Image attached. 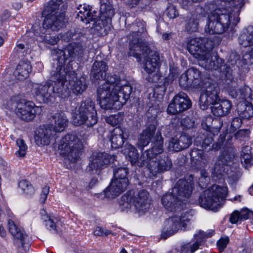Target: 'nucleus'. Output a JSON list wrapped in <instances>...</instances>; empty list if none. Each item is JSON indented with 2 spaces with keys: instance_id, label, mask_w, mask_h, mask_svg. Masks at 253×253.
I'll return each mask as SVG.
<instances>
[{
  "instance_id": "27",
  "label": "nucleus",
  "mask_w": 253,
  "mask_h": 253,
  "mask_svg": "<svg viewBox=\"0 0 253 253\" xmlns=\"http://www.w3.org/2000/svg\"><path fill=\"white\" fill-rule=\"evenodd\" d=\"M68 56L71 61L78 60L83 57L85 48L81 42H72L69 43L66 48Z\"/></svg>"
},
{
  "instance_id": "33",
  "label": "nucleus",
  "mask_w": 253,
  "mask_h": 253,
  "mask_svg": "<svg viewBox=\"0 0 253 253\" xmlns=\"http://www.w3.org/2000/svg\"><path fill=\"white\" fill-rule=\"evenodd\" d=\"M67 8V3L64 2L62 0H51L45 7L42 15L46 13H54L56 11L65 13Z\"/></svg>"
},
{
  "instance_id": "28",
  "label": "nucleus",
  "mask_w": 253,
  "mask_h": 253,
  "mask_svg": "<svg viewBox=\"0 0 253 253\" xmlns=\"http://www.w3.org/2000/svg\"><path fill=\"white\" fill-rule=\"evenodd\" d=\"M108 66L103 61H95L92 66L90 72V77L94 80H103L106 75Z\"/></svg>"
},
{
  "instance_id": "1",
  "label": "nucleus",
  "mask_w": 253,
  "mask_h": 253,
  "mask_svg": "<svg viewBox=\"0 0 253 253\" xmlns=\"http://www.w3.org/2000/svg\"><path fill=\"white\" fill-rule=\"evenodd\" d=\"M145 22L140 20L131 25L132 39L129 42L128 54L136 58L138 61L144 58V69L148 74L146 79L149 82L157 83L160 78L157 71L160 64L159 55L157 52L151 50L140 37L145 32Z\"/></svg>"
},
{
  "instance_id": "47",
  "label": "nucleus",
  "mask_w": 253,
  "mask_h": 253,
  "mask_svg": "<svg viewBox=\"0 0 253 253\" xmlns=\"http://www.w3.org/2000/svg\"><path fill=\"white\" fill-rule=\"evenodd\" d=\"M124 115L123 112H119L116 114L105 117L106 122L112 126L120 124L123 120Z\"/></svg>"
},
{
  "instance_id": "56",
  "label": "nucleus",
  "mask_w": 253,
  "mask_h": 253,
  "mask_svg": "<svg viewBox=\"0 0 253 253\" xmlns=\"http://www.w3.org/2000/svg\"><path fill=\"white\" fill-rule=\"evenodd\" d=\"M178 74L179 70L176 67H170L169 73L167 77L168 82H172L177 77Z\"/></svg>"
},
{
  "instance_id": "55",
  "label": "nucleus",
  "mask_w": 253,
  "mask_h": 253,
  "mask_svg": "<svg viewBox=\"0 0 253 253\" xmlns=\"http://www.w3.org/2000/svg\"><path fill=\"white\" fill-rule=\"evenodd\" d=\"M242 120L238 117L234 118L231 123V126L229 130V133L234 132L237 129L239 128L241 126Z\"/></svg>"
},
{
  "instance_id": "60",
  "label": "nucleus",
  "mask_w": 253,
  "mask_h": 253,
  "mask_svg": "<svg viewBox=\"0 0 253 253\" xmlns=\"http://www.w3.org/2000/svg\"><path fill=\"white\" fill-rule=\"evenodd\" d=\"M95 236H107L111 233V232L100 227H97L93 232Z\"/></svg>"
},
{
  "instance_id": "7",
  "label": "nucleus",
  "mask_w": 253,
  "mask_h": 253,
  "mask_svg": "<svg viewBox=\"0 0 253 253\" xmlns=\"http://www.w3.org/2000/svg\"><path fill=\"white\" fill-rule=\"evenodd\" d=\"M234 12L227 8L216 7L209 15L208 21L205 26V32L210 34H221L229 28L230 24L234 23Z\"/></svg>"
},
{
  "instance_id": "35",
  "label": "nucleus",
  "mask_w": 253,
  "mask_h": 253,
  "mask_svg": "<svg viewBox=\"0 0 253 253\" xmlns=\"http://www.w3.org/2000/svg\"><path fill=\"white\" fill-rule=\"evenodd\" d=\"M239 115L243 119H250L253 117V106L247 101H241L237 105Z\"/></svg>"
},
{
  "instance_id": "17",
  "label": "nucleus",
  "mask_w": 253,
  "mask_h": 253,
  "mask_svg": "<svg viewBox=\"0 0 253 253\" xmlns=\"http://www.w3.org/2000/svg\"><path fill=\"white\" fill-rule=\"evenodd\" d=\"M42 107L36 106L34 102L24 99L17 102L16 106L17 116L26 122L33 120L37 114L42 113Z\"/></svg>"
},
{
  "instance_id": "46",
  "label": "nucleus",
  "mask_w": 253,
  "mask_h": 253,
  "mask_svg": "<svg viewBox=\"0 0 253 253\" xmlns=\"http://www.w3.org/2000/svg\"><path fill=\"white\" fill-rule=\"evenodd\" d=\"M52 54L53 56L56 57L58 60V65L56 69L58 67L62 69V66L67 59V55L65 54L64 51L59 49H55L52 51Z\"/></svg>"
},
{
  "instance_id": "22",
  "label": "nucleus",
  "mask_w": 253,
  "mask_h": 253,
  "mask_svg": "<svg viewBox=\"0 0 253 253\" xmlns=\"http://www.w3.org/2000/svg\"><path fill=\"white\" fill-rule=\"evenodd\" d=\"M214 2L216 7L225 8L232 10V12H234L233 14L234 17V23H236L239 22V15L240 9L244 5L243 0H214Z\"/></svg>"
},
{
  "instance_id": "45",
  "label": "nucleus",
  "mask_w": 253,
  "mask_h": 253,
  "mask_svg": "<svg viewBox=\"0 0 253 253\" xmlns=\"http://www.w3.org/2000/svg\"><path fill=\"white\" fill-rule=\"evenodd\" d=\"M239 99H242L243 101L248 102L253 106V94L250 87L244 86L240 89Z\"/></svg>"
},
{
  "instance_id": "63",
  "label": "nucleus",
  "mask_w": 253,
  "mask_h": 253,
  "mask_svg": "<svg viewBox=\"0 0 253 253\" xmlns=\"http://www.w3.org/2000/svg\"><path fill=\"white\" fill-rule=\"evenodd\" d=\"M249 133L250 131L248 129H240L235 134V137L238 139L242 137L248 136Z\"/></svg>"
},
{
  "instance_id": "53",
  "label": "nucleus",
  "mask_w": 253,
  "mask_h": 253,
  "mask_svg": "<svg viewBox=\"0 0 253 253\" xmlns=\"http://www.w3.org/2000/svg\"><path fill=\"white\" fill-rule=\"evenodd\" d=\"M201 176L199 178L198 184L202 188L206 187L210 182V177L205 170L200 171Z\"/></svg>"
},
{
  "instance_id": "13",
  "label": "nucleus",
  "mask_w": 253,
  "mask_h": 253,
  "mask_svg": "<svg viewBox=\"0 0 253 253\" xmlns=\"http://www.w3.org/2000/svg\"><path fill=\"white\" fill-rule=\"evenodd\" d=\"M190 216L188 213L177 212L166 219L164 223L161 238L166 239L182 228L185 229L190 224Z\"/></svg>"
},
{
  "instance_id": "37",
  "label": "nucleus",
  "mask_w": 253,
  "mask_h": 253,
  "mask_svg": "<svg viewBox=\"0 0 253 253\" xmlns=\"http://www.w3.org/2000/svg\"><path fill=\"white\" fill-rule=\"evenodd\" d=\"M211 236V233L206 234L204 232L200 231L198 234L195 235L196 242L195 243L193 244L192 245H191L189 243H187L183 245L182 248L184 250L190 251L191 253H193L198 249L199 246L201 245L205 238L210 237Z\"/></svg>"
},
{
  "instance_id": "10",
  "label": "nucleus",
  "mask_w": 253,
  "mask_h": 253,
  "mask_svg": "<svg viewBox=\"0 0 253 253\" xmlns=\"http://www.w3.org/2000/svg\"><path fill=\"white\" fill-rule=\"evenodd\" d=\"M84 147L82 140L73 134L66 135L60 140L58 144L60 154L66 156L71 163L77 161Z\"/></svg>"
},
{
  "instance_id": "50",
  "label": "nucleus",
  "mask_w": 253,
  "mask_h": 253,
  "mask_svg": "<svg viewBox=\"0 0 253 253\" xmlns=\"http://www.w3.org/2000/svg\"><path fill=\"white\" fill-rule=\"evenodd\" d=\"M189 77L187 70L181 75L179 82L181 87L186 89L193 86L191 78Z\"/></svg>"
},
{
  "instance_id": "26",
  "label": "nucleus",
  "mask_w": 253,
  "mask_h": 253,
  "mask_svg": "<svg viewBox=\"0 0 253 253\" xmlns=\"http://www.w3.org/2000/svg\"><path fill=\"white\" fill-rule=\"evenodd\" d=\"M129 183L126 181L112 179L110 185L104 190L105 196L109 198H115L124 192Z\"/></svg>"
},
{
  "instance_id": "30",
  "label": "nucleus",
  "mask_w": 253,
  "mask_h": 253,
  "mask_svg": "<svg viewBox=\"0 0 253 253\" xmlns=\"http://www.w3.org/2000/svg\"><path fill=\"white\" fill-rule=\"evenodd\" d=\"M230 101L223 100L217 101L213 106H211V111L214 116L220 117L228 114L231 108Z\"/></svg>"
},
{
  "instance_id": "6",
  "label": "nucleus",
  "mask_w": 253,
  "mask_h": 253,
  "mask_svg": "<svg viewBox=\"0 0 253 253\" xmlns=\"http://www.w3.org/2000/svg\"><path fill=\"white\" fill-rule=\"evenodd\" d=\"M231 139V134L223 133L220 135L216 143L212 145V148L215 150L221 148L223 149L215 162L212 171V174L217 177L223 175L225 167L229 166L236 156L235 149L230 145Z\"/></svg>"
},
{
  "instance_id": "64",
  "label": "nucleus",
  "mask_w": 253,
  "mask_h": 253,
  "mask_svg": "<svg viewBox=\"0 0 253 253\" xmlns=\"http://www.w3.org/2000/svg\"><path fill=\"white\" fill-rule=\"evenodd\" d=\"M181 124L184 128L187 129L190 128L193 126V123L191 122V120L189 118H185L182 119Z\"/></svg>"
},
{
  "instance_id": "43",
  "label": "nucleus",
  "mask_w": 253,
  "mask_h": 253,
  "mask_svg": "<svg viewBox=\"0 0 253 253\" xmlns=\"http://www.w3.org/2000/svg\"><path fill=\"white\" fill-rule=\"evenodd\" d=\"M41 213L42 214H44L42 217V219L43 220L45 225L50 230H55L56 232H57V230L56 229V222L57 221V219L56 218L54 217H51L48 215L45 214V211L44 210L41 211Z\"/></svg>"
},
{
  "instance_id": "4",
  "label": "nucleus",
  "mask_w": 253,
  "mask_h": 253,
  "mask_svg": "<svg viewBox=\"0 0 253 253\" xmlns=\"http://www.w3.org/2000/svg\"><path fill=\"white\" fill-rule=\"evenodd\" d=\"M61 71L60 67L52 71L51 78L54 83L53 85L50 82H47L44 84H37L34 86L33 91L37 100L48 103L53 101L57 96L65 98L69 96L68 88L63 86V82L61 78L64 72Z\"/></svg>"
},
{
  "instance_id": "59",
  "label": "nucleus",
  "mask_w": 253,
  "mask_h": 253,
  "mask_svg": "<svg viewBox=\"0 0 253 253\" xmlns=\"http://www.w3.org/2000/svg\"><path fill=\"white\" fill-rule=\"evenodd\" d=\"M229 241V238L226 237L221 238L217 242V246L220 252H223L226 247Z\"/></svg>"
},
{
  "instance_id": "51",
  "label": "nucleus",
  "mask_w": 253,
  "mask_h": 253,
  "mask_svg": "<svg viewBox=\"0 0 253 253\" xmlns=\"http://www.w3.org/2000/svg\"><path fill=\"white\" fill-rule=\"evenodd\" d=\"M198 22L194 17L190 18L186 21L185 29L190 32L196 31L198 28Z\"/></svg>"
},
{
  "instance_id": "41",
  "label": "nucleus",
  "mask_w": 253,
  "mask_h": 253,
  "mask_svg": "<svg viewBox=\"0 0 253 253\" xmlns=\"http://www.w3.org/2000/svg\"><path fill=\"white\" fill-rule=\"evenodd\" d=\"M113 172L114 178L113 179L117 181H126V183H129L127 176L128 170L126 168L117 167L115 166L113 169Z\"/></svg>"
},
{
  "instance_id": "52",
  "label": "nucleus",
  "mask_w": 253,
  "mask_h": 253,
  "mask_svg": "<svg viewBox=\"0 0 253 253\" xmlns=\"http://www.w3.org/2000/svg\"><path fill=\"white\" fill-rule=\"evenodd\" d=\"M19 187L27 194H32L34 192L33 186L26 180H22L18 183Z\"/></svg>"
},
{
  "instance_id": "14",
  "label": "nucleus",
  "mask_w": 253,
  "mask_h": 253,
  "mask_svg": "<svg viewBox=\"0 0 253 253\" xmlns=\"http://www.w3.org/2000/svg\"><path fill=\"white\" fill-rule=\"evenodd\" d=\"M61 72H64L63 77L61 78L63 82V86L68 88L69 95L70 94L69 89L76 95L82 94L86 89L87 85L84 77H78L74 71H65V69L63 70L61 69Z\"/></svg>"
},
{
  "instance_id": "11",
  "label": "nucleus",
  "mask_w": 253,
  "mask_h": 253,
  "mask_svg": "<svg viewBox=\"0 0 253 253\" xmlns=\"http://www.w3.org/2000/svg\"><path fill=\"white\" fill-rule=\"evenodd\" d=\"M80 11L78 14V18L85 23H89L90 21H95L100 17L102 19L109 20L112 21L115 12L112 5L107 0H102L101 2L99 11L93 10L92 7L87 8L85 5L82 7V5L79 8Z\"/></svg>"
},
{
  "instance_id": "2",
  "label": "nucleus",
  "mask_w": 253,
  "mask_h": 253,
  "mask_svg": "<svg viewBox=\"0 0 253 253\" xmlns=\"http://www.w3.org/2000/svg\"><path fill=\"white\" fill-rule=\"evenodd\" d=\"M131 92L132 87L126 81L121 80L117 75H110L105 83L98 87L97 94L102 108L117 109L126 103Z\"/></svg>"
},
{
  "instance_id": "54",
  "label": "nucleus",
  "mask_w": 253,
  "mask_h": 253,
  "mask_svg": "<svg viewBox=\"0 0 253 253\" xmlns=\"http://www.w3.org/2000/svg\"><path fill=\"white\" fill-rule=\"evenodd\" d=\"M29 48V45L25 47L24 44L17 43L14 48L13 52L17 55L18 58H20L25 56V53H27Z\"/></svg>"
},
{
  "instance_id": "32",
  "label": "nucleus",
  "mask_w": 253,
  "mask_h": 253,
  "mask_svg": "<svg viewBox=\"0 0 253 253\" xmlns=\"http://www.w3.org/2000/svg\"><path fill=\"white\" fill-rule=\"evenodd\" d=\"M156 129V126L154 125H150L144 130L140 135V137L137 143L139 148L142 149L143 147L146 146L150 142V140L154 136Z\"/></svg>"
},
{
  "instance_id": "34",
  "label": "nucleus",
  "mask_w": 253,
  "mask_h": 253,
  "mask_svg": "<svg viewBox=\"0 0 253 253\" xmlns=\"http://www.w3.org/2000/svg\"><path fill=\"white\" fill-rule=\"evenodd\" d=\"M32 71V66L28 61H21L14 72L15 78L18 80L26 79Z\"/></svg>"
},
{
  "instance_id": "16",
  "label": "nucleus",
  "mask_w": 253,
  "mask_h": 253,
  "mask_svg": "<svg viewBox=\"0 0 253 253\" xmlns=\"http://www.w3.org/2000/svg\"><path fill=\"white\" fill-rule=\"evenodd\" d=\"M218 87L210 82L206 83L204 87L201 88L199 105L203 110H206L210 105L213 106L217 101H220Z\"/></svg>"
},
{
  "instance_id": "5",
  "label": "nucleus",
  "mask_w": 253,
  "mask_h": 253,
  "mask_svg": "<svg viewBox=\"0 0 253 253\" xmlns=\"http://www.w3.org/2000/svg\"><path fill=\"white\" fill-rule=\"evenodd\" d=\"M193 190L192 184L182 179H179L170 193L164 195L162 203L168 211L180 212L183 201L189 198Z\"/></svg>"
},
{
  "instance_id": "12",
  "label": "nucleus",
  "mask_w": 253,
  "mask_h": 253,
  "mask_svg": "<svg viewBox=\"0 0 253 253\" xmlns=\"http://www.w3.org/2000/svg\"><path fill=\"white\" fill-rule=\"evenodd\" d=\"M149 194L147 190H140L137 193L129 191L124 194L119 202L121 206L126 209L134 206L138 211L144 212L150 207Z\"/></svg>"
},
{
  "instance_id": "21",
  "label": "nucleus",
  "mask_w": 253,
  "mask_h": 253,
  "mask_svg": "<svg viewBox=\"0 0 253 253\" xmlns=\"http://www.w3.org/2000/svg\"><path fill=\"white\" fill-rule=\"evenodd\" d=\"M8 226L9 232L16 240L17 246L25 252L28 250L30 247L29 241L23 229L17 226L11 220L8 221Z\"/></svg>"
},
{
  "instance_id": "36",
  "label": "nucleus",
  "mask_w": 253,
  "mask_h": 253,
  "mask_svg": "<svg viewBox=\"0 0 253 253\" xmlns=\"http://www.w3.org/2000/svg\"><path fill=\"white\" fill-rule=\"evenodd\" d=\"M238 42L240 45L244 47L253 46V26H249L246 32L240 35Z\"/></svg>"
},
{
  "instance_id": "61",
  "label": "nucleus",
  "mask_w": 253,
  "mask_h": 253,
  "mask_svg": "<svg viewBox=\"0 0 253 253\" xmlns=\"http://www.w3.org/2000/svg\"><path fill=\"white\" fill-rule=\"evenodd\" d=\"M230 221L233 224L242 221V220L240 219V212L238 211H235L233 212L230 215Z\"/></svg>"
},
{
  "instance_id": "49",
  "label": "nucleus",
  "mask_w": 253,
  "mask_h": 253,
  "mask_svg": "<svg viewBox=\"0 0 253 253\" xmlns=\"http://www.w3.org/2000/svg\"><path fill=\"white\" fill-rule=\"evenodd\" d=\"M16 145L18 147V150L16 152L15 155L20 158L24 157L28 149L25 141L22 139H18L16 140Z\"/></svg>"
},
{
  "instance_id": "58",
  "label": "nucleus",
  "mask_w": 253,
  "mask_h": 253,
  "mask_svg": "<svg viewBox=\"0 0 253 253\" xmlns=\"http://www.w3.org/2000/svg\"><path fill=\"white\" fill-rule=\"evenodd\" d=\"M240 212V219L242 221L248 218H253V211H250L248 209H244Z\"/></svg>"
},
{
  "instance_id": "23",
  "label": "nucleus",
  "mask_w": 253,
  "mask_h": 253,
  "mask_svg": "<svg viewBox=\"0 0 253 253\" xmlns=\"http://www.w3.org/2000/svg\"><path fill=\"white\" fill-rule=\"evenodd\" d=\"M192 144V138L186 134L176 135L170 139L169 148L170 150L179 152L187 149Z\"/></svg>"
},
{
  "instance_id": "8",
  "label": "nucleus",
  "mask_w": 253,
  "mask_h": 253,
  "mask_svg": "<svg viewBox=\"0 0 253 253\" xmlns=\"http://www.w3.org/2000/svg\"><path fill=\"white\" fill-rule=\"evenodd\" d=\"M73 123L77 126L83 125L91 127L98 122L95 104L90 99L82 101L76 107L73 115Z\"/></svg>"
},
{
  "instance_id": "38",
  "label": "nucleus",
  "mask_w": 253,
  "mask_h": 253,
  "mask_svg": "<svg viewBox=\"0 0 253 253\" xmlns=\"http://www.w3.org/2000/svg\"><path fill=\"white\" fill-rule=\"evenodd\" d=\"M208 54L209 56H205L206 58L201 59V60L199 61V65L208 70H216L220 67H222L220 66L218 64L219 60L221 61V59H216V60H213L212 58L211 59V51L208 52Z\"/></svg>"
},
{
  "instance_id": "42",
  "label": "nucleus",
  "mask_w": 253,
  "mask_h": 253,
  "mask_svg": "<svg viewBox=\"0 0 253 253\" xmlns=\"http://www.w3.org/2000/svg\"><path fill=\"white\" fill-rule=\"evenodd\" d=\"M252 158L251 147L247 145L243 147L241 152L240 159L241 163L246 169L251 166Z\"/></svg>"
},
{
  "instance_id": "18",
  "label": "nucleus",
  "mask_w": 253,
  "mask_h": 253,
  "mask_svg": "<svg viewBox=\"0 0 253 253\" xmlns=\"http://www.w3.org/2000/svg\"><path fill=\"white\" fill-rule=\"evenodd\" d=\"M110 159L111 156L105 152H93L89 158L87 171L90 174H99L110 163Z\"/></svg>"
},
{
  "instance_id": "3",
  "label": "nucleus",
  "mask_w": 253,
  "mask_h": 253,
  "mask_svg": "<svg viewBox=\"0 0 253 253\" xmlns=\"http://www.w3.org/2000/svg\"><path fill=\"white\" fill-rule=\"evenodd\" d=\"M163 144L164 140L161 133L157 132L154 137L152 148L145 151L140 158H138V154L136 152L137 150L132 146V155L131 152H129L128 154L130 158L132 157L131 163L136 164L140 167L147 164L148 169L154 176L169 170L172 167V162L169 157L166 155L157 157L158 155L163 152Z\"/></svg>"
},
{
  "instance_id": "48",
  "label": "nucleus",
  "mask_w": 253,
  "mask_h": 253,
  "mask_svg": "<svg viewBox=\"0 0 253 253\" xmlns=\"http://www.w3.org/2000/svg\"><path fill=\"white\" fill-rule=\"evenodd\" d=\"M191 161L197 164L201 165L202 161L205 159V156L202 150L194 148L190 153Z\"/></svg>"
},
{
  "instance_id": "19",
  "label": "nucleus",
  "mask_w": 253,
  "mask_h": 253,
  "mask_svg": "<svg viewBox=\"0 0 253 253\" xmlns=\"http://www.w3.org/2000/svg\"><path fill=\"white\" fill-rule=\"evenodd\" d=\"M42 23L44 30L57 31L66 25L65 14L56 11L54 13H46Z\"/></svg>"
},
{
  "instance_id": "20",
  "label": "nucleus",
  "mask_w": 253,
  "mask_h": 253,
  "mask_svg": "<svg viewBox=\"0 0 253 253\" xmlns=\"http://www.w3.org/2000/svg\"><path fill=\"white\" fill-rule=\"evenodd\" d=\"M191 105V101L187 95L184 93H180L174 96L169 105L167 112L169 114H176L187 110Z\"/></svg>"
},
{
  "instance_id": "62",
  "label": "nucleus",
  "mask_w": 253,
  "mask_h": 253,
  "mask_svg": "<svg viewBox=\"0 0 253 253\" xmlns=\"http://www.w3.org/2000/svg\"><path fill=\"white\" fill-rule=\"evenodd\" d=\"M212 141H213V139L211 137H208L206 138L203 142V143L202 145V148L206 149L208 148V147H210V148L208 149L209 150L213 149L212 148V147H210V144H212ZM216 143H215V144H216ZM214 144V143H213V144ZM212 145H213V144H212L211 146H212Z\"/></svg>"
},
{
  "instance_id": "25",
  "label": "nucleus",
  "mask_w": 253,
  "mask_h": 253,
  "mask_svg": "<svg viewBox=\"0 0 253 253\" xmlns=\"http://www.w3.org/2000/svg\"><path fill=\"white\" fill-rule=\"evenodd\" d=\"M53 132L50 126H43L39 127L35 132L36 144L39 146L48 145Z\"/></svg>"
},
{
  "instance_id": "31",
  "label": "nucleus",
  "mask_w": 253,
  "mask_h": 253,
  "mask_svg": "<svg viewBox=\"0 0 253 253\" xmlns=\"http://www.w3.org/2000/svg\"><path fill=\"white\" fill-rule=\"evenodd\" d=\"M187 71L189 78H191L194 87L199 88L204 87L207 82H210V79L203 78L201 72L195 68H189Z\"/></svg>"
},
{
  "instance_id": "9",
  "label": "nucleus",
  "mask_w": 253,
  "mask_h": 253,
  "mask_svg": "<svg viewBox=\"0 0 253 253\" xmlns=\"http://www.w3.org/2000/svg\"><path fill=\"white\" fill-rule=\"evenodd\" d=\"M227 194L226 186L214 185L202 192L199 202L201 207L214 211L224 204Z\"/></svg>"
},
{
  "instance_id": "39",
  "label": "nucleus",
  "mask_w": 253,
  "mask_h": 253,
  "mask_svg": "<svg viewBox=\"0 0 253 253\" xmlns=\"http://www.w3.org/2000/svg\"><path fill=\"white\" fill-rule=\"evenodd\" d=\"M96 19L93 23L94 29L102 35H106L108 31L110 30L112 21L109 19L108 20L102 19L100 17Z\"/></svg>"
},
{
  "instance_id": "24",
  "label": "nucleus",
  "mask_w": 253,
  "mask_h": 253,
  "mask_svg": "<svg viewBox=\"0 0 253 253\" xmlns=\"http://www.w3.org/2000/svg\"><path fill=\"white\" fill-rule=\"evenodd\" d=\"M49 119L51 123L50 126L54 132H62L68 126V119L63 112L53 113Z\"/></svg>"
},
{
  "instance_id": "57",
  "label": "nucleus",
  "mask_w": 253,
  "mask_h": 253,
  "mask_svg": "<svg viewBox=\"0 0 253 253\" xmlns=\"http://www.w3.org/2000/svg\"><path fill=\"white\" fill-rule=\"evenodd\" d=\"M166 14L169 18L173 19L177 16L178 12L173 5H169L166 11Z\"/></svg>"
},
{
  "instance_id": "44",
  "label": "nucleus",
  "mask_w": 253,
  "mask_h": 253,
  "mask_svg": "<svg viewBox=\"0 0 253 253\" xmlns=\"http://www.w3.org/2000/svg\"><path fill=\"white\" fill-rule=\"evenodd\" d=\"M59 39H62L66 42H68L71 40H77L80 39L83 36L81 32H78L75 30H71L63 34H59Z\"/></svg>"
},
{
  "instance_id": "40",
  "label": "nucleus",
  "mask_w": 253,
  "mask_h": 253,
  "mask_svg": "<svg viewBox=\"0 0 253 253\" xmlns=\"http://www.w3.org/2000/svg\"><path fill=\"white\" fill-rule=\"evenodd\" d=\"M49 32L47 30L45 32L42 31L37 38V41L52 45L57 44L59 40V36H51Z\"/></svg>"
},
{
  "instance_id": "29",
  "label": "nucleus",
  "mask_w": 253,
  "mask_h": 253,
  "mask_svg": "<svg viewBox=\"0 0 253 253\" xmlns=\"http://www.w3.org/2000/svg\"><path fill=\"white\" fill-rule=\"evenodd\" d=\"M127 137L126 133L122 128L120 127L115 128L112 131L110 137L112 147L114 149L121 147Z\"/></svg>"
},
{
  "instance_id": "15",
  "label": "nucleus",
  "mask_w": 253,
  "mask_h": 253,
  "mask_svg": "<svg viewBox=\"0 0 253 253\" xmlns=\"http://www.w3.org/2000/svg\"><path fill=\"white\" fill-rule=\"evenodd\" d=\"M214 47L211 40L207 39L195 38L191 39L188 43L187 48L189 52L199 61L209 56L208 52Z\"/></svg>"
}]
</instances>
